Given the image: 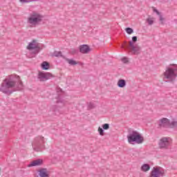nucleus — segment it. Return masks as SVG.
<instances>
[{
	"label": "nucleus",
	"instance_id": "18",
	"mask_svg": "<svg viewBox=\"0 0 177 177\" xmlns=\"http://www.w3.org/2000/svg\"><path fill=\"white\" fill-rule=\"evenodd\" d=\"M66 62L70 64V66H76V64H78V62L72 59H66Z\"/></svg>",
	"mask_w": 177,
	"mask_h": 177
},
{
	"label": "nucleus",
	"instance_id": "12",
	"mask_svg": "<svg viewBox=\"0 0 177 177\" xmlns=\"http://www.w3.org/2000/svg\"><path fill=\"white\" fill-rule=\"evenodd\" d=\"M38 172L40 177H49V171L46 168H41L38 170Z\"/></svg>",
	"mask_w": 177,
	"mask_h": 177
},
{
	"label": "nucleus",
	"instance_id": "6",
	"mask_svg": "<svg viewBox=\"0 0 177 177\" xmlns=\"http://www.w3.org/2000/svg\"><path fill=\"white\" fill-rule=\"evenodd\" d=\"M45 145V141L44 140V137L38 136L35 138L34 142L32 144L33 150L35 151H41L44 149Z\"/></svg>",
	"mask_w": 177,
	"mask_h": 177
},
{
	"label": "nucleus",
	"instance_id": "28",
	"mask_svg": "<svg viewBox=\"0 0 177 177\" xmlns=\"http://www.w3.org/2000/svg\"><path fill=\"white\" fill-rule=\"evenodd\" d=\"M88 107L90 109H95V104L90 102L88 104Z\"/></svg>",
	"mask_w": 177,
	"mask_h": 177
},
{
	"label": "nucleus",
	"instance_id": "3",
	"mask_svg": "<svg viewBox=\"0 0 177 177\" xmlns=\"http://www.w3.org/2000/svg\"><path fill=\"white\" fill-rule=\"evenodd\" d=\"M164 77L169 82H174L177 77V65H170V67L167 68L166 71L164 73Z\"/></svg>",
	"mask_w": 177,
	"mask_h": 177
},
{
	"label": "nucleus",
	"instance_id": "23",
	"mask_svg": "<svg viewBox=\"0 0 177 177\" xmlns=\"http://www.w3.org/2000/svg\"><path fill=\"white\" fill-rule=\"evenodd\" d=\"M38 0H19L21 3H30V2H36Z\"/></svg>",
	"mask_w": 177,
	"mask_h": 177
},
{
	"label": "nucleus",
	"instance_id": "17",
	"mask_svg": "<svg viewBox=\"0 0 177 177\" xmlns=\"http://www.w3.org/2000/svg\"><path fill=\"white\" fill-rule=\"evenodd\" d=\"M49 67H50V65H49V62H44L41 64V68L43 70H49Z\"/></svg>",
	"mask_w": 177,
	"mask_h": 177
},
{
	"label": "nucleus",
	"instance_id": "8",
	"mask_svg": "<svg viewBox=\"0 0 177 177\" xmlns=\"http://www.w3.org/2000/svg\"><path fill=\"white\" fill-rule=\"evenodd\" d=\"M164 176V171H161V167H153V170L151 171L150 177H160Z\"/></svg>",
	"mask_w": 177,
	"mask_h": 177
},
{
	"label": "nucleus",
	"instance_id": "15",
	"mask_svg": "<svg viewBox=\"0 0 177 177\" xmlns=\"http://www.w3.org/2000/svg\"><path fill=\"white\" fill-rule=\"evenodd\" d=\"M126 85H127V82L125 81V80L120 79L118 81V86L119 88H124V86H126Z\"/></svg>",
	"mask_w": 177,
	"mask_h": 177
},
{
	"label": "nucleus",
	"instance_id": "30",
	"mask_svg": "<svg viewBox=\"0 0 177 177\" xmlns=\"http://www.w3.org/2000/svg\"><path fill=\"white\" fill-rule=\"evenodd\" d=\"M137 41H138V37L133 36V37H132V41H131L132 43L135 44V43L137 42Z\"/></svg>",
	"mask_w": 177,
	"mask_h": 177
},
{
	"label": "nucleus",
	"instance_id": "31",
	"mask_svg": "<svg viewBox=\"0 0 177 177\" xmlns=\"http://www.w3.org/2000/svg\"><path fill=\"white\" fill-rule=\"evenodd\" d=\"M122 62L124 64H127L129 62V60H128L127 57H123V58H122Z\"/></svg>",
	"mask_w": 177,
	"mask_h": 177
},
{
	"label": "nucleus",
	"instance_id": "10",
	"mask_svg": "<svg viewBox=\"0 0 177 177\" xmlns=\"http://www.w3.org/2000/svg\"><path fill=\"white\" fill-rule=\"evenodd\" d=\"M168 138H162L159 142L158 146L160 149H168V146H169V140Z\"/></svg>",
	"mask_w": 177,
	"mask_h": 177
},
{
	"label": "nucleus",
	"instance_id": "11",
	"mask_svg": "<svg viewBox=\"0 0 177 177\" xmlns=\"http://www.w3.org/2000/svg\"><path fill=\"white\" fill-rule=\"evenodd\" d=\"M79 50L80 53L87 55V53L91 52V47H89L88 44H82L79 46Z\"/></svg>",
	"mask_w": 177,
	"mask_h": 177
},
{
	"label": "nucleus",
	"instance_id": "27",
	"mask_svg": "<svg viewBox=\"0 0 177 177\" xmlns=\"http://www.w3.org/2000/svg\"><path fill=\"white\" fill-rule=\"evenodd\" d=\"M102 129L104 130H107L110 129V124L105 123L102 125Z\"/></svg>",
	"mask_w": 177,
	"mask_h": 177
},
{
	"label": "nucleus",
	"instance_id": "16",
	"mask_svg": "<svg viewBox=\"0 0 177 177\" xmlns=\"http://www.w3.org/2000/svg\"><path fill=\"white\" fill-rule=\"evenodd\" d=\"M141 171H142L143 172H147V171H150V165H149V164H144L141 167Z\"/></svg>",
	"mask_w": 177,
	"mask_h": 177
},
{
	"label": "nucleus",
	"instance_id": "29",
	"mask_svg": "<svg viewBox=\"0 0 177 177\" xmlns=\"http://www.w3.org/2000/svg\"><path fill=\"white\" fill-rule=\"evenodd\" d=\"M158 16H159V20L160 21H161V24H164V17H162V15H161V13L160 15H158Z\"/></svg>",
	"mask_w": 177,
	"mask_h": 177
},
{
	"label": "nucleus",
	"instance_id": "5",
	"mask_svg": "<svg viewBox=\"0 0 177 177\" xmlns=\"http://www.w3.org/2000/svg\"><path fill=\"white\" fill-rule=\"evenodd\" d=\"M42 19H44V15L37 12L33 11L30 14V16L28 18V23L35 27V26H38V24L42 21Z\"/></svg>",
	"mask_w": 177,
	"mask_h": 177
},
{
	"label": "nucleus",
	"instance_id": "21",
	"mask_svg": "<svg viewBox=\"0 0 177 177\" xmlns=\"http://www.w3.org/2000/svg\"><path fill=\"white\" fill-rule=\"evenodd\" d=\"M53 55L55 57H63V55H62V51H55Z\"/></svg>",
	"mask_w": 177,
	"mask_h": 177
},
{
	"label": "nucleus",
	"instance_id": "1",
	"mask_svg": "<svg viewBox=\"0 0 177 177\" xmlns=\"http://www.w3.org/2000/svg\"><path fill=\"white\" fill-rule=\"evenodd\" d=\"M23 89V82L20 80V76L11 75L4 79L0 86V92L6 95H12L16 91Z\"/></svg>",
	"mask_w": 177,
	"mask_h": 177
},
{
	"label": "nucleus",
	"instance_id": "7",
	"mask_svg": "<svg viewBox=\"0 0 177 177\" xmlns=\"http://www.w3.org/2000/svg\"><path fill=\"white\" fill-rule=\"evenodd\" d=\"M50 78H53V75L50 73H44L39 72L38 79L39 81L44 82L45 81H48V80H50Z\"/></svg>",
	"mask_w": 177,
	"mask_h": 177
},
{
	"label": "nucleus",
	"instance_id": "9",
	"mask_svg": "<svg viewBox=\"0 0 177 177\" xmlns=\"http://www.w3.org/2000/svg\"><path fill=\"white\" fill-rule=\"evenodd\" d=\"M158 128H169V119L163 118L159 120Z\"/></svg>",
	"mask_w": 177,
	"mask_h": 177
},
{
	"label": "nucleus",
	"instance_id": "2",
	"mask_svg": "<svg viewBox=\"0 0 177 177\" xmlns=\"http://www.w3.org/2000/svg\"><path fill=\"white\" fill-rule=\"evenodd\" d=\"M122 48L125 49V50H129L131 55H140L142 53V47L138 44H134L132 41H129L128 43H124L122 45Z\"/></svg>",
	"mask_w": 177,
	"mask_h": 177
},
{
	"label": "nucleus",
	"instance_id": "22",
	"mask_svg": "<svg viewBox=\"0 0 177 177\" xmlns=\"http://www.w3.org/2000/svg\"><path fill=\"white\" fill-rule=\"evenodd\" d=\"M69 53L71 55H77L78 49H77V48H71L70 50H69Z\"/></svg>",
	"mask_w": 177,
	"mask_h": 177
},
{
	"label": "nucleus",
	"instance_id": "4",
	"mask_svg": "<svg viewBox=\"0 0 177 177\" xmlns=\"http://www.w3.org/2000/svg\"><path fill=\"white\" fill-rule=\"evenodd\" d=\"M127 140L129 143H137L138 145H141L145 142V138L139 132L136 131H133L127 136Z\"/></svg>",
	"mask_w": 177,
	"mask_h": 177
},
{
	"label": "nucleus",
	"instance_id": "26",
	"mask_svg": "<svg viewBox=\"0 0 177 177\" xmlns=\"http://www.w3.org/2000/svg\"><path fill=\"white\" fill-rule=\"evenodd\" d=\"M98 132L100 135V136H104V129H102L101 127L98 128Z\"/></svg>",
	"mask_w": 177,
	"mask_h": 177
},
{
	"label": "nucleus",
	"instance_id": "24",
	"mask_svg": "<svg viewBox=\"0 0 177 177\" xmlns=\"http://www.w3.org/2000/svg\"><path fill=\"white\" fill-rule=\"evenodd\" d=\"M125 31L129 34V35H131V34L133 33V29H132V28H126Z\"/></svg>",
	"mask_w": 177,
	"mask_h": 177
},
{
	"label": "nucleus",
	"instance_id": "14",
	"mask_svg": "<svg viewBox=\"0 0 177 177\" xmlns=\"http://www.w3.org/2000/svg\"><path fill=\"white\" fill-rule=\"evenodd\" d=\"M35 42H37V41L32 40V42L29 43L28 46H27V49H28V50H32V49L39 48V46L35 44Z\"/></svg>",
	"mask_w": 177,
	"mask_h": 177
},
{
	"label": "nucleus",
	"instance_id": "20",
	"mask_svg": "<svg viewBox=\"0 0 177 177\" xmlns=\"http://www.w3.org/2000/svg\"><path fill=\"white\" fill-rule=\"evenodd\" d=\"M169 128H177V121H169Z\"/></svg>",
	"mask_w": 177,
	"mask_h": 177
},
{
	"label": "nucleus",
	"instance_id": "32",
	"mask_svg": "<svg viewBox=\"0 0 177 177\" xmlns=\"http://www.w3.org/2000/svg\"><path fill=\"white\" fill-rule=\"evenodd\" d=\"M57 103L59 104V103H62V106H64V101L62 100H58L57 101Z\"/></svg>",
	"mask_w": 177,
	"mask_h": 177
},
{
	"label": "nucleus",
	"instance_id": "13",
	"mask_svg": "<svg viewBox=\"0 0 177 177\" xmlns=\"http://www.w3.org/2000/svg\"><path fill=\"white\" fill-rule=\"evenodd\" d=\"M44 160L41 159H37L36 160L32 161L30 164L28 165V167H37L38 165H41Z\"/></svg>",
	"mask_w": 177,
	"mask_h": 177
},
{
	"label": "nucleus",
	"instance_id": "33",
	"mask_svg": "<svg viewBox=\"0 0 177 177\" xmlns=\"http://www.w3.org/2000/svg\"><path fill=\"white\" fill-rule=\"evenodd\" d=\"M153 12H155V13H156L158 15L160 14V12H158V10L156 8H153Z\"/></svg>",
	"mask_w": 177,
	"mask_h": 177
},
{
	"label": "nucleus",
	"instance_id": "25",
	"mask_svg": "<svg viewBox=\"0 0 177 177\" xmlns=\"http://www.w3.org/2000/svg\"><path fill=\"white\" fill-rule=\"evenodd\" d=\"M39 50H41V47H37V48H34V50L32 52L33 55H37L39 53Z\"/></svg>",
	"mask_w": 177,
	"mask_h": 177
},
{
	"label": "nucleus",
	"instance_id": "19",
	"mask_svg": "<svg viewBox=\"0 0 177 177\" xmlns=\"http://www.w3.org/2000/svg\"><path fill=\"white\" fill-rule=\"evenodd\" d=\"M147 22L148 23L149 26H153V24H154V18L148 17L147 19Z\"/></svg>",
	"mask_w": 177,
	"mask_h": 177
}]
</instances>
